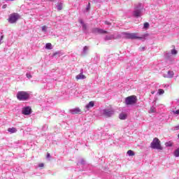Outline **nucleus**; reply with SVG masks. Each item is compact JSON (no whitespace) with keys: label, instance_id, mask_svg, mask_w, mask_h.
<instances>
[{"label":"nucleus","instance_id":"1","mask_svg":"<svg viewBox=\"0 0 179 179\" xmlns=\"http://www.w3.org/2000/svg\"><path fill=\"white\" fill-rule=\"evenodd\" d=\"M150 148H152V149H157V150H163V147L162 146L160 140H159L157 138H155L153 139L150 144Z\"/></svg>","mask_w":179,"mask_h":179},{"label":"nucleus","instance_id":"2","mask_svg":"<svg viewBox=\"0 0 179 179\" xmlns=\"http://www.w3.org/2000/svg\"><path fill=\"white\" fill-rule=\"evenodd\" d=\"M30 97V94L24 91L18 92L17 94V99L20 101H24L26 100H29Z\"/></svg>","mask_w":179,"mask_h":179},{"label":"nucleus","instance_id":"3","mask_svg":"<svg viewBox=\"0 0 179 179\" xmlns=\"http://www.w3.org/2000/svg\"><path fill=\"white\" fill-rule=\"evenodd\" d=\"M20 19V15L17 13H13L9 15V17L8 18V22L9 23L13 24L16 23L18 20Z\"/></svg>","mask_w":179,"mask_h":179},{"label":"nucleus","instance_id":"4","mask_svg":"<svg viewBox=\"0 0 179 179\" xmlns=\"http://www.w3.org/2000/svg\"><path fill=\"white\" fill-rule=\"evenodd\" d=\"M124 36L125 38H129L131 40H142V38H143V37L138 36V34L136 33H124Z\"/></svg>","mask_w":179,"mask_h":179},{"label":"nucleus","instance_id":"5","mask_svg":"<svg viewBox=\"0 0 179 179\" xmlns=\"http://www.w3.org/2000/svg\"><path fill=\"white\" fill-rule=\"evenodd\" d=\"M136 96L135 95H131L125 99V104L127 106H131L132 104H135L137 101Z\"/></svg>","mask_w":179,"mask_h":179},{"label":"nucleus","instance_id":"6","mask_svg":"<svg viewBox=\"0 0 179 179\" xmlns=\"http://www.w3.org/2000/svg\"><path fill=\"white\" fill-rule=\"evenodd\" d=\"M114 114V110L113 109H104L103 110V115H106V117H111Z\"/></svg>","mask_w":179,"mask_h":179},{"label":"nucleus","instance_id":"7","mask_svg":"<svg viewBox=\"0 0 179 179\" xmlns=\"http://www.w3.org/2000/svg\"><path fill=\"white\" fill-rule=\"evenodd\" d=\"M31 113V108H30L29 106L23 108L22 114H24V115H29V114Z\"/></svg>","mask_w":179,"mask_h":179},{"label":"nucleus","instance_id":"8","mask_svg":"<svg viewBox=\"0 0 179 179\" xmlns=\"http://www.w3.org/2000/svg\"><path fill=\"white\" fill-rule=\"evenodd\" d=\"M70 113L71 114H80V113H82V110H80V108H75L71 109Z\"/></svg>","mask_w":179,"mask_h":179},{"label":"nucleus","instance_id":"9","mask_svg":"<svg viewBox=\"0 0 179 179\" xmlns=\"http://www.w3.org/2000/svg\"><path fill=\"white\" fill-rule=\"evenodd\" d=\"M95 31L96 33H99V34H108V31H104V29H101L99 28H96Z\"/></svg>","mask_w":179,"mask_h":179},{"label":"nucleus","instance_id":"10","mask_svg":"<svg viewBox=\"0 0 179 179\" xmlns=\"http://www.w3.org/2000/svg\"><path fill=\"white\" fill-rule=\"evenodd\" d=\"M76 78L77 79V80H79L80 79H86V76L83 75V73H80L76 76Z\"/></svg>","mask_w":179,"mask_h":179},{"label":"nucleus","instance_id":"11","mask_svg":"<svg viewBox=\"0 0 179 179\" xmlns=\"http://www.w3.org/2000/svg\"><path fill=\"white\" fill-rule=\"evenodd\" d=\"M86 108L89 109L90 107H94V101H90L87 105H86Z\"/></svg>","mask_w":179,"mask_h":179},{"label":"nucleus","instance_id":"12","mask_svg":"<svg viewBox=\"0 0 179 179\" xmlns=\"http://www.w3.org/2000/svg\"><path fill=\"white\" fill-rule=\"evenodd\" d=\"M8 132H10V134H15V132H17V130L15 127L8 128Z\"/></svg>","mask_w":179,"mask_h":179},{"label":"nucleus","instance_id":"13","mask_svg":"<svg viewBox=\"0 0 179 179\" xmlns=\"http://www.w3.org/2000/svg\"><path fill=\"white\" fill-rule=\"evenodd\" d=\"M120 120H126L127 119V114L120 113L119 115Z\"/></svg>","mask_w":179,"mask_h":179},{"label":"nucleus","instance_id":"14","mask_svg":"<svg viewBox=\"0 0 179 179\" xmlns=\"http://www.w3.org/2000/svg\"><path fill=\"white\" fill-rule=\"evenodd\" d=\"M134 15L136 17H139V16H141V10H137L134 11Z\"/></svg>","mask_w":179,"mask_h":179},{"label":"nucleus","instance_id":"15","mask_svg":"<svg viewBox=\"0 0 179 179\" xmlns=\"http://www.w3.org/2000/svg\"><path fill=\"white\" fill-rule=\"evenodd\" d=\"M45 48L46 50H52V45L50 43H46Z\"/></svg>","mask_w":179,"mask_h":179},{"label":"nucleus","instance_id":"16","mask_svg":"<svg viewBox=\"0 0 179 179\" xmlns=\"http://www.w3.org/2000/svg\"><path fill=\"white\" fill-rule=\"evenodd\" d=\"M127 155L129 156H135V152H134V151H132L131 150H129L127 151Z\"/></svg>","mask_w":179,"mask_h":179},{"label":"nucleus","instance_id":"17","mask_svg":"<svg viewBox=\"0 0 179 179\" xmlns=\"http://www.w3.org/2000/svg\"><path fill=\"white\" fill-rule=\"evenodd\" d=\"M165 145L167 147H171V146H173V143L171 141H169V142L166 143Z\"/></svg>","mask_w":179,"mask_h":179},{"label":"nucleus","instance_id":"18","mask_svg":"<svg viewBox=\"0 0 179 179\" xmlns=\"http://www.w3.org/2000/svg\"><path fill=\"white\" fill-rule=\"evenodd\" d=\"M149 22L144 23V29H149Z\"/></svg>","mask_w":179,"mask_h":179},{"label":"nucleus","instance_id":"19","mask_svg":"<svg viewBox=\"0 0 179 179\" xmlns=\"http://www.w3.org/2000/svg\"><path fill=\"white\" fill-rule=\"evenodd\" d=\"M158 93H159V95L160 94H164V91L162 89H159L158 90Z\"/></svg>","mask_w":179,"mask_h":179},{"label":"nucleus","instance_id":"20","mask_svg":"<svg viewBox=\"0 0 179 179\" xmlns=\"http://www.w3.org/2000/svg\"><path fill=\"white\" fill-rule=\"evenodd\" d=\"M105 40H113V36H106Z\"/></svg>","mask_w":179,"mask_h":179},{"label":"nucleus","instance_id":"21","mask_svg":"<svg viewBox=\"0 0 179 179\" xmlns=\"http://www.w3.org/2000/svg\"><path fill=\"white\" fill-rule=\"evenodd\" d=\"M171 54L173 55H176L177 54V50L176 49H173L171 50Z\"/></svg>","mask_w":179,"mask_h":179},{"label":"nucleus","instance_id":"22","mask_svg":"<svg viewBox=\"0 0 179 179\" xmlns=\"http://www.w3.org/2000/svg\"><path fill=\"white\" fill-rule=\"evenodd\" d=\"M86 10H90V2L88 3V5L87 6Z\"/></svg>","mask_w":179,"mask_h":179},{"label":"nucleus","instance_id":"23","mask_svg":"<svg viewBox=\"0 0 179 179\" xmlns=\"http://www.w3.org/2000/svg\"><path fill=\"white\" fill-rule=\"evenodd\" d=\"M168 74L169 75V78H173V71H168Z\"/></svg>","mask_w":179,"mask_h":179},{"label":"nucleus","instance_id":"24","mask_svg":"<svg viewBox=\"0 0 179 179\" xmlns=\"http://www.w3.org/2000/svg\"><path fill=\"white\" fill-rule=\"evenodd\" d=\"M42 31H47V27L43 26L42 27Z\"/></svg>","mask_w":179,"mask_h":179},{"label":"nucleus","instance_id":"25","mask_svg":"<svg viewBox=\"0 0 179 179\" xmlns=\"http://www.w3.org/2000/svg\"><path fill=\"white\" fill-rule=\"evenodd\" d=\"M26 76H27V78H28V79H30L31 78H32V76L30 73H27Z\"/></svg>","mask_w":179,"mask_h":179},{"label":"nucleus","instance_id":"26","mask_svg":"<svg viewBox=\"0 0 179 179\" xmlns=\"http://www.w3.org/2000/svg\"><path fill=\"white\" fill-rule=\"evenodd\" d=\"M105 24H108V26H111V22H109L108 21H105Z\"/></svg>","mask_w":179,"mask_h":179},{"label":"nucleus","instance_id":"27","mask_svg":"<svg viewBox=\"0 0 179 179\" xmlns=\"http://www.w3.org/2000/svg\"><path fill=\"white\" fill-rule=\"evenodd\" d=\"M57 9H58V10H62V6H61V5L58 6Z\"/></svg>","mask_w":179,"mask_h":179},{"label":"nucleus","instance_id":"28","mask_svg":"<svg viewBox=\"0 0 179 179\" xmlns=\"http://www.w3.org/2000/svg\"><path fill=\"white\" fill-rule=\"evenodd\" d=\"M79 23H80L81 24H85V22H83V20H79Z\"/></svg>","mask_w":179,"mask_h":179},{"label":"nucleus","instance_id":"29","mask_svg":"<svg viewBox=\"0 0 179 179\" xmlns=\"http://www.w3.org/2000/svg\"><path fill=\"white\" fill-rule=\"evenodd\" d=\"M6 8H8V6L6 4H4L3 6H2V8L3 9H6Z\"/></svg>","mask_w":179,"mask_h":179},{"label":"nucleus","instance_id":"30","mask_svg":"<svg viewBox=\"0 0 179 179\" xmlns=\"http://www.w3.org/2000/svg\"><path fill=\"white\" fill-rule=\"evenodd\" d=\"M46 157L48 159H50V157H51V155H50V153H48V152L47 153Z\"/></svg>","mask_w":179,"mask_h":179},{"label":"nucleus","instance_id":"31","mask_svg":"<svg viewBox=\"0 0 179 179\" xmlns=\"http://www.w3.org/2000/svg\"><path fill=\"white\" fill-rule=\"evenodd\" d=\"M83 29H84V30H86V24H83Z\"/></svg>","mask_w":179,"mask_h":179},{"label":"nucleus","instance_id":"32","mask_svg":"<svg viewBox=\"0 0 179 179\" xmlns=\"http://www.w3.org/2000/svg\"><path fill=\"white\" fill-rule=\"evenodd\" d=\"M173 113L178 115L179 114V109L176 111H173Z\"/></svg>","mask_w":179,"mask_h":179},{"label":"nucleus","instance_id":"33","mask_svg":"<svg viewBox=\"0 0 179 179\" xmlns=\"http://www.w3.org/2000/svg\"><path fill=\"white\" fill-rule=\"evenodd\" d=\"M39 167H44V164H43V163L40 164Z\"/></svg>","mask_w":179,"mask_h":179},{"label":"nucleus","instance_id":"34","mask_svg":"<svg viewBox=\"0 0 179 179\" xmlns=\"http://www.w3.org/2000/svg\"><path fill=\"white\" fill-rule=\"evenodd\" d=\"M175 128H176V129L177 131H178V129H179V124L177 125L176 127H175Z\"/></svg>","mask_w":179,"mask_h":179},{"label":"nucleus","instance_id":"35","mask_svg":"<svg viewBox=\"0 0 179 179\" xmlns=\"http://www.w3.org/2000/svg\"><path fill=\"white\" fill-rule=\"evenodd\" d=\"M150 113H155V110H154L153 108H151V109L150 110Z\"/></svg>","mask_w":179,"mask_h":179},{"label":"nucleus","instance_id":"36","mask_svg":"<svg viewBox=\"0 0 179 179\" xmlns=\"http://www.w3.org/2000/svg\"><path fill=\"white\" fill-rule=\"evenodd\" d=\"M2 40H3V36H1L0 38V41H2Z\"/></svg>","mask_w":179,"mask_h":179},{"label":"nucleus","instance_id":"37","mask_svg":"<svg viewBox=\"0 0 179 179\" xmlns=\"http://www.w3.org/2000/svg\"><path fill=\"white\" fill-rule=\"evenodd\" d=\"M151 94H155V92H154V91L152 92Z\"/></svg>","mask_w":179,"mask_h":179},{"label":"nucleus","instance_id":"38","mask_svg":"<svg viewBox=\"0 0 179 179\" xmlns=\"http://www.w3.org/2000/svg\"><path fill=\"white\" fill-rule=\"evenodd\" d=\"M57 54H58V53H55L53 55L55 56V55H57Z\"/></svg>","mask_w":179,"mask_h":179},{"label":"nucleus","instance_id":"39","mask_svg":"<svg viewBox=\"0 0 179 179\" xmlns=\"http://www.w3.org/2000/svg\"><path fill=\"white\" fill-rule=\"evenodd\" d=\"M178 138H179V134H178Z\"/></svg>","mask_w":179,"mask_h":179},{"label":"nucleus","instance_id":"40","mask_svg":"<svg viewBox=\"0 0 179 179\" xmlns=\"http://www.w3.org/2000/svg\"><path fill=\"white\" fill-rule=\"evenodd\" d=\"M10 1H15V0H10Z\"/></svg>","mask_w":179,"mask_h":179}]
</instances>
